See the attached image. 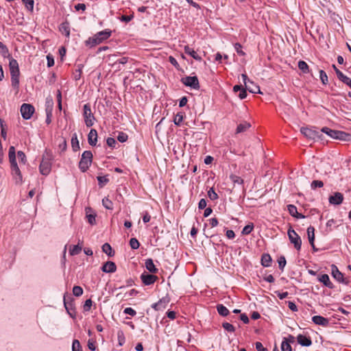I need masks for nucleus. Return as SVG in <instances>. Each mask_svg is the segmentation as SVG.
I'll return each mask as SVG.
<instances>
[{"label":"nucleus","instance_id":"nucleus-5","mask_svg":"<svg viewBox=\"0 0 351 351\" xmlns=\"http://www.w3.org/2000/svg\"><path fill=\"white\" fill-rule=\"evenodd\" d=\"M243 81L245 84L244 89L243 88V99L246 97V90H248L252 93H262L261 92L260 88L258 85H256L254 82L250 81L249 79H247V76L243 74Z\"/></svg>","mask_w":351,"mask_h":351},{"label":"nucleus","instance_id":"nucleus-27","mask_svg":"<svg viewBox=\"0 0 351 351\" xmlns=\"http://www.w3.org/2000/svg\"><path fill=\"white\" fill-rule=\"evenodd\" d=\"M8 156H9V160H10V164L16 163V152H15L14 147L11 146L9 148Z\"/></svg>","mask_w":351,"mask_h":351},{"label":"nucleus","instance_id":"nucleus-38","mask_svg":"<svg viewBox=\"0 0 351 351\" xmlns=\"http://www.w3.org/2000/svg\"><path fill=\"white\" fill-rule=\"evenodd\" d=\"M130 245L132 249L136 250L139 247L140 243L136 238H132L130 241Z\"/></svg>","mask_w":351,"mask_h":351},{"label":"nucleus","instance_id":"nucleus-56","mask_svg":"<svg viewBox=\"0 0 351 351\" xmlns=\"http://www.w3.org/2000/svg\"><path fill=\"white\" fill-rule=\"evenodd\" d=\"M256 349L257 351H268V350L263 347V344L261 342L256 343Z\"/></svg>","mask_w":351,"mask_h":351},{"label":"nucleus","instance_id":"nucleus-19","mask_svg":"<svg viewBox=\"0 0 351 351\" xmlns=\"http://www.w3.org/2000/svg\"><path fill=\"white\" fill-rule=\"evenodd\" d=\"M88 143L92 145L95 146L97 144V132L96 130L91 129L88 135Z\"/></svg>","mask_w":351,"mask_h":351},{"label":"nucleus","instance_id":"nucleus-35","mask_svg":"<svg viewBox=\"0 0 351 351\" xmlns=\"http://www.w3.org/2000/svg\"><path fill=\"white\" fill-rule=\"evenodd\" d=\"M23 3L25 4L26 8L32 12L34 9V0H22Z\"/></svg>","mask_w":351,"mask_h":351},{"label":"nucleus","instance_id":"nucleus-22","mask_svg":"<svg viewBox=\"0 0 351 351\" xmlns=\"http://www.w3.org/2000/svg\"><path fill=\"white\" fill-rule=\"evenodd\" d=\"M145 265L146 269L151 273H156L158 271V269L156 267L153 260L151 258H148L145 261Z\"/></svg>","mask_w":351,"mask_h":351},{"label":"nucleus","instance_id":"nucleus-63","mask_svg":"<svg viewBox=\"0 0 351 351\" xmlns=\"http://www.w3.org/2000/svg\"><path fill=\"white\" fill-rule=\"evenodd\" d=\"M276 293L277 294L278 297L280 299V300H282L285 298L287 297L288 295V293L287 292H279V291H276Z\"/></svg>","mask_w":351,"mask_h":351},{"label":"nucleus","instance_id":"nucleus-40","mask_svg":"<svg viewBox=\"0 0 351 351\" xmlns=\"http://www.w3.org/2000/svg\"><path fill=\"white\" fill-rule=\"evenodd\" d=\"M324 186V182L321 180H313L311 182V187L315 190L316 188H322Z\"/></svg>","mask_w":351,"mask_h":351},{"label":"nucleus","instance_id":"nucleus-15","mask_svg":"<svg viewBox=\"0 0 351 351\" xmlns=\"http://www.w3.org/2000/svg\"><path fill=\"white\" fill-rule=\"evenodd\" d=\"M169 302L167 298H162L158 302L152 305V307L156 311H162L165 309Z\"/></svg>","mask_w":351,"mask_h":351},{"label":"nucleus","instance_id":"nucleus-61","mask_svg":"<svg viewBox=\"0 0 351 351\" xmlns=\"http://www.w3.org/2000/svg\"><path fill=\"white\" fill-rule=\"evenodd\" d=\"M75 8L76 10H82L84 11L86 10V5L84 3H78L75 5Z\"/></svg>","mask_w":351,"mask_h":351},{"label":"nucleus","instance_id":"nucleus-25","mask_svg":"<svg viewBox=\"0 0 351 351\" xmlns=\"http://www.w3.org/2000/svg\"><path fill=\"white\" fill-rule=\"evenodd\" d=\"M319 280L322 282L326 287L328 288H332L333 285L330 282L328 275L327 274H322L319 276Z\"/></svg>","mask_w":351,"mask_h":351},{"label":"nucleus","instance_id":"nucleus-55","mask_svg":"<svg viewBox=\"0 0 351 351\" xmlns=\"http://www.w3.org/2000/svg\"><path fill=\"white\" fill-rule=\"evenodd\" d=\"M97 180L99 184H106L109 180L106 176H99L97 177Z\"/></svg>","mask_w":351,"mask_h":351},{"label":"nucleus","instance_id":"nucleus-31","mask_svg":"<svg viewBox=\"0 0 351 351\" xmlns=\"http://www.w3.org/2000/svg\"><path fill=\"white\" fill-rule=\"evenodd\" d=\"M217 309L219 314L222 316H226L229 313L228 309L226 306H224L223 304H218L217 306Z\"/></svg>","mask_w":351,"mask_h":351},{"label":"nucleus","instance_id":"nucleus-60","mask_svg":"<svg viewBox=\"0 0 351 351\" xmlns=\"http://www.w3.org/2000/svg\"><path fill=\"white\" fill-rule=\"evenodd\" d=\"M206 206V201L204 199H201L198 204V208L199 209H204Z\"/></svg>","mask_w":351,"mask_h":351},{"label":"nucleus","instance_id":"nucleus-13","mask_svg":"<svg viewBox=\"0 0 351 351\" xmlns=\"http://www.w3.org/2000/svg\"><path fill=\"white\" fill-rule=\"evenodd\" d=\"M301 133L307 138L315 139L319 137L318 132L309 128H302L300 129Z\"/></svg>","mask_w":351,"mask_h":351},{"label":"nucleus","instance_id":"nucleus-39","mask_svg":"<svg viewBox=\"0 0 351 351\" xmlns=\"http://www.w3.org/2000/svg\"><path fill=\"white\" fill-rule=\"evenodd\" d=\"M73 293L77 297L81 296L83 294V289L80 286H74L73 288Z\"/></svg>","mask_w":351,"mask_h":351},{"label":"nucleus","instance_id":"nucleus-3","mask_svg":"<svg viewBox=\"0 0 351 351\" xmlns=\"http://www.w3.org/2000/svg\"><path fill=\"white\" fill-rule=\"evenodd\" d=\"M9 68L11 76L12 86L14 88L18 89L19 86L20 76V71L18 62L15 59L11 58L9 62Z\"/></svg>","mask_w":351,"mask_h":351},{"label":"nucleus","instance_id":"nucleus-62","mask_svg":"<svg viewBox=\"0 0 351 351\" xmlns=\"http://www.w3.org/2000/svg\"><path fill=\"white\" fill-rule=\"evenodd\" d=\"M226 237L230 239H234V237H235V234L233 230H228L226 231Z\"/></svg>","mask_w":351,"mask_h":351},{"label":"nucleus","instance_id":"nucleus-14","mask_svg":"<svg viewBox=\"0 0 351 351\" xmlns=\"http://www.w3.org/2000/svg\"><path fill=\"white\" fill-rule=\"evenodd\" d=\"M141 278L142 282L146 285H150L154 284L156 280L158 279V277L156 276H154L153 274H148L143 273L141 276Z\"/></svg>","mask_w":351,"mask_h":351},{"label":"nucleus","instance_id":"nucleus-32","mask_svg":"<svg viewBox=\"0 0 351 351\" xmlns=\"http://www.w3.org/2000/svg\"><path fill=\"white\" fill-rule=\"evenodd\" d=\"M298 68L304 73H308V66L306 62L303 60H300L298 62Z\"/></svg>","mask_w":351,"mask_h":351},{"label":"nucleus","instance_id":"nucleus-43","mask_svg":"<svg viewBox=\"0 0 351 351\" xmlns=\"http://www.w3.org/2000/svg\"><path fill=\"white\" fill-rule=\"evenodd\" d=\"M208 196L211 200H215L218 198L217 194L213 188H210L208 191Z\"/></svg>","mask_w":351,"mask_h":351},{"label":"nucleus","instance_id":"nucleus-46","mask_svg":"<svg viewBox=\"0 0 351 351\" xmlns=\"http://www.w3.org/2000/svg\"><path fill=\"white\" fill-rule=\"evenodd\" d=\"M0 53L3 56H5L8 53L7 47L1 42H0Z\"/></svg>","mask_w":351,"mask_h":351},{"label":"nucleus","instance_id":"nucleus-12","mask_svg":"<svg viewBox=\"0 0 351 351\" xmlns=\"http://www.w3.org/2000/svg\"><path fill=\"white\" fill-rule=\"evenodd\" d=\"M343 195L341 193L335 192L329 197L328 202L332 205L338 206L343 202Z\"/></svg>","mask_w":351,"mask_h":351},{"label":"nucleus","instance_id":"nucleus-64","mask_svg":"<svg viewBox=\"0 0 351 351\" xmlns=\"http://www.w3.org/2000/svg\"><path fill=\"white\" fill-rule=\"evenodd\" d=\"M209 223L212 228L215 227L218 224V221L216 218H211L209 219Z\"/></svg>","mask_w":351,"mask_h":351},{"label":"nucleus","instance_id":"nucleus-17","mask_svg":"<svg viewBox=\"0 0 351 351\" xmlns=\"http://www.w3.org/2000/svg\"><path fill=\"white\" fill-rule=\"evenodd\" d=\"M294 337L291 335L289 336V339L285 338L281 343L282 351H292L291 342H293Z\"/></svg>","mask_w":351,"mask_h":351},{"label":"nucleus","instance_id":"nucleus-24","mask_svg":"<svg viewBox=\"0 0 351 351\" xmlns=\"http://www.w3.org/2000/svg\"><path fill=\"white\" fill-rule=\"evenodd\" d=\"M332 275L334 277V278H335L339 282L343 281V274L341 272H340L339 271L338 268L335 265H332Z\"/></svg>","mask_w":351,"mask_h":351},{"label":"nucleus","instance_id":"nucleus-18","mask_svg":"<svg viewBox=\"0 0 351 351\" xmlns=\"http://www.w3.org/2000/svg\"><path fill=\"white\" fill-rule=\"evenodd\" d=\"M297 341L299 344L302 346H310L312 344V341L309 337L303 335H299L297 337Z\"/></svg>","mask_w":351,"mask_h":351},{"label":"nucleus","instance_id":"nucleus-29","mask_svg":"<svg viewBox=\"0 0 351 351\" xmlns=\"http://www.w3.org/2000/svg\"><path fill=\"white\" fill-rule=\"evenodd\" d=\"M81 251H82V247L80 246L79 245L70 246L69 254L71 256L77 255V254H80Z\"/></svg>","mask_w":351,"mask_h":351},{"label":"nucleus","instance_id":"nucleus-54","mask_svg":"<svg viewBox=\"0 0 351 351\" xmlns=\"http://www.w3.org/2000/svg\"><path fill=\"white\" fill-rule=\"evenodd\" d=\"M116 143L117 142H116L115 139L113 138H111V137L108 138L106 140L107 145L111 147H114Z\"/></svg>","mask_w":351,"mask_h":351},{"label":"nucleus","instance_id":"nucleus-30","mask_svg":"<svg viewBox=\"0 0 351 351\" xmlns=\"http://www.w3.org/2000/svg\"><path fill=\"white\" fill-rule=\"evenodd\" d=\"M60 30L62 34H64L66 37L70 35V29L67 23H62L60 27Z\"/></svg>","mask_w":351,"mask_h":351},{"label":"nucleus","instance_id":"nucleus-41","mask_svg":"<svg viewBox=\"0 0 351 351\" xmlns=\"http://www.w3.org/2000/svg\"><path fill=\"white\" fill-rule=\"evenodd\" d=\"M287 208H288L289 214L291 216L294 217V216H296V215H298L297 208L294 205L289 204L287 206Z\"/></svg>","mask_w":351,"mask_h":351},{"label":"nucleus","instance_id":"nucleus-51","mask_svg":"<svg viewBox=\"0 0 351 351\" xmlns=\"http://www.w3.org/2000/svg\"><path fill=\"white\" fill-rule=\"evenodd\" d=\"M223 327L228 332H232L234 329V326L231 324L227 322L223 324Z\"/></svg>","mask_w":351,"mask_h":351},{"label":"nucleus","instance_id":"nucleus-7","mask_svg":"<svg viewBox=\"0 0 351 351\" xmlns=\"http://www.w3.org/2000/svg\"><path fill=\"white\" fill-rule=\"evenodd\" d=\"M83 110L85 124L87 127H91L94 124L95 117L92 113L90 105L88 104L84 105Z\"/></svg>","mask_w":351,"mask_h":351},{"label":"nucleus","instance_id":"nucleus-10","mask_svg":"<svg viewBox=\"0 0 351 351\" xmlns=\"http://www.w3.org/2000/svg\"><path fill=\"white\" fill-rule=\"evenodd\" d=\"M34 112V108L29 104H23L21 106V113L24 119H29Z\"/></svg>","mask_w":351,"mask_h":351},{"label":"nucleus","instance_id":"nucleus-26","mask_svg":"<svg viewBox=\"0 0 351 351\" xmlns=\"http://www.w3.org/2000/svg\"><path fill=\"white\" fill-rule=\"evenodd\" d=\"M271 263V258L269 254H264L261 257V264L264 267H269Z\"/></svg>","mask_w":351,"mask_h":351},{"label":"nucleus","instance_id":"nucleus-8","mask_svg":"<svg viewBox=\"0 0 351 351\" xmlns=\"http://www.w3.org/2000/svg\"><path fill=\"white\" fill-rule=\"evenodd\" d=\"M288 237L291 243L294 245V247L299 250L301 248L302 241L299 235L295 232L294 230L290 228L288 230Z\"/></svg>","mask_w":351,"mask_h":351},{"label":"nucleus","instance_id":"nucleus-33","mask_svg":"<svg viewBox=\"0 0 351 351\" xmlns=\"http://www.w3.org/2000/svg\"><path fill=\"white\" fill-rule=\"evenodd\" d=\"M103 206L108 210L112 209V202L107 197H105L102 199Z\"/></svg>","mask_w":351,"mask_h":351},{"label":"nucleus","instance_id":"nucleus-34","mask_svg":"<svg viewBox=\"0 0 351 351\" xmlns=\"http://www.w3.org/2000/svg\"><path fill=\"white\" fill-rule=\"evenodd\" d=\"M254 229L253 223H249L245 227L243 228V234H250Z\"/></svg>","mask_w":351,"mask_h":351},{"label":"nucleus","instance_id":"nucleus-44","mask_svg":"<svg viewBox=\"0 0 351 351\" xmlns=\"http://www.w3.org/2000/svg\"><path fill=\"white\" fill-rule=\"evenodd\" d=\"M128 134L124 132H119L117 136V139L121 143H124L128 140Z\"/></svg>","mask_w":351,"mask_h":351},{"label":"nucleus","instance_id":"nucleus-45","mask_svg":"<svg viewBox=\"0 0 351 351\" xmlns=\"http://www.w3.org/2000/svg\"><path fill=\"white\" fill-rule=\"evenodd\" d=\"M17 156H18V158L20 160V161L22 163L25 164V162L27 161V158H26V156H25V153L22 151H19L17 152Z\"/></svg>","mask_w":351,"mask_h":351},{"label":"nucleus","instance_id":"nucleus-57","mask_svg":"<svg viewBox=\"0 0 351 351\" xmlns=\"http://www.w3.org/2000/svg\"><path fill=\"white\" fill-rule=\"evenodd\" d=\"M336 74L337 75V77L341 80L343 81V80L346 77V75H345L341 71H340L339 69H337Z\"/></svg>","mask_w":351,"mask_h":351},{"label":"nucleus","instance_id":"nucleus-21","mask_svg":"<svg viewBox=\"0 0 351 351\" xmlns=\"http://www.w3.org/2000/svg\"><path fill=\"white\" fill-rule=\"evenodd\" d=\"M307 235L310 244L315 249L314 240H315V228L313 226H309L307 228Z\"/></svg>","mask_w":351,"mask_h":351},{"label":"nucleus","instance_id":"nucleus-50","mask_svg":"<svg viewBox=\"0 0 351 351\" xmlns=\"http://www.w3.org/2000/svg\"><path fill=\"white\" fill-rule=\"evenodd\" d=\"M278 263L279 267L281 269H283V268L285 267V266L286 265L285 258L284 256L280 257L279 259L278 260Z\"/></svg>","mask_w":351,"mask_h":351},{"label":"nucleus","instance_id":"nucleus-28","mask_svg":"<svg viewBox=\"0 0 351 351\" xmlns=\"http://www.w3.org/2000/svg\"><path fill=\"white\" fill-rule=\"evenodd\" d=\"M102 251L109 256H114V252L110 245L108 243H106L102 245Z\"/></svg>","mask_w":351,"mask_h":351},{"label":"nucleus","instance_id":"nucleus-52","mask_svg":"<svg viewBox=\"0 0 351 351\" xmlns=\"http://www.w3.org/2000/svg\"><path fill=\"white\" fill-rule=\"evenodd\" d=\"M92 300L90 299H88L85 301L84 305V311H89L90 309V307L92 306Z\"/></svg>","mask_w":351,"mask_h":351},{"label":"nucleus","instance_id":"nucleus-53","mask_svg":"<svg viewBox=\"0 0 351 351\" xmlns=\"http://www.w3.org/2000/svg\"><path fill=\"white\" fill-rule=\"evenodd\" d=\"M86 217L89 223L91 225L95 223V215L89 214L86 215Z\"/></svg>","mask_w":351,"mask_h":351},{"label":"nucleus","instance_id":"nucleus-20","mask_svg":"<svg viewBox=\"0 0 351 351\" xmlns=\"http://www.w3.org/2000/svg\"><path fill=\"white\" fill-rule=\"evenodd\" d=\"M312 321L315 324H317V325H320V326H326L329 322L328 320V319L322 317V316H320V315H315V316H313L312 317Z\"/></svg>","mask_w":351,"mask_h":351},{"label":"nucleus","instance_id":"nucleus-16","mask_svg":"<svg viewBox=\"0 0 351 351\" xmlns=\"http://www.w3.org/2000/svg\"><path fill=\"white\" fill-rule=\"evenodd\" d=\"M102 271L105 273H113L117 270V266L112 261H107L101 267Z\"/></svg>","mask_w":351,"mask_h":351},{"label":"nucleus","instance_id":"nucleus-36","mask_svg":"<svg viewBox=\"0 0 351 351\" xmlns=\"http://www.w3.org/2000/svg\"><path fill=\"white\" fill-rule=\"evenodd\" d=\"M72 351H82L80 341L77 339L73 340L72 344Z\"/></svg>","mask_w":351,"mask_h":351},{"label":"nucleus","instance_id":"nucleus-49","mask_svg":"<svg viewBox=\"0 0 351 351\" xmlns=\"http://www.w3.org/2000/svg\"><path fill=\"white\" fill-rule=\"evenodd\" d=\"M123 313L127 315H130L131 316H134L136 314V312L135 310H134L131 307H127L124 309Z\"/></svg>","mask_w":351,"mask_h":351},{"label":"nucleus","instance_id":"nucleus-58","mask_svg":"<svg viewBox=\"0 0 351 351\" xmlns=\"http://www.w3.org/2000/svg\"><path fill=\"white\" fill-rule=\"evenodd\" d=\"M288 306L292 311H297L298 308L295 304L293 302L289 301L288 302Z\"/></svg>","mask_w":351,"mask_h":351},{"label":"nucleus","instance_id":"nucleus-9","mask_svg":"<svg viewBox=\"0 0 351 351\" xmlns=\"http://www.w3.org/2000/svg\"><path fill=\"white\" fill-rule=\"evenodd\" d=\"M11 173L16 184L23 183V176L17 163L10 164Z\"/></svg>","mask_w":351,"mask_h":351},{"label":"nucleus","instance_id":"nucleus-2","mask_svg":"<svg viewBox=\"0 0 351 351\" xmlns=\"http://www.w3.org/2000/svg\"><path fill=\"white\" fill-rule=\"evenodd\" d=\"M53 159V156L52 152L49 150H45L39 166V171L42 175L47 176L51 172Z\"/></svg>","mask_w":351,"mask_h":351},{"label":"nucleus","instance_id":"nucleus-11","mask_svg":"<svg viewBox=\"0 0 351 351\" xmlns=\"http://www.w3.org/2000/svg\"><path fill=\"white\" fill-rule=\"evenodd\" d=\"M182 82L186 86L194 89L199 88V81L196 76H187L182 79Z\"/></svg>","mask_w":351,"mask_h":351},{"label":"nucleus","instance_id":"nucleus-1","mask_svg":"<svg viewBox=\"0 0 351 351\" xmlns=\"http://www.w3.org/2000/svg\"><path fill=\"white\" fill-rule=\"evenodd\" d=\"M112 32L110 29H105L95 34L93 37L86 40V46L93 47L107 40L111 36Z\"/></svg>","mask_w":351,"mask_h":351},{"label":"nucleus","instance_id":"nucleus-4","mask_svg":"<svg viewBox=\"0 0 351 351\" xmlns=\"http://www.w3.org/2000/svg\"><path fill=\"white\" fill-rule=\"evenodd\" d=\"M321 131L334 139L351 141V134L339 130H333L327 127L322 128Z\"/></svg>","mask_w":351,"mask_h":351},{"label":"nucleus","instance_id":"nucleus-59","mask_svg":"<svg viewBox=\"0 0 351 351\" xmlns=\"http://www.w3.org/2000/svg\"><path fill=\"white\" fill-rule=\"evenodd\" d=\"M133 19V16L132 15H123L121 18V20L122 21H124L125 23H128L129 21H130L132 19Z\"/></svg>","mask_w":351,"mask_h":351},{"label":"nucleus","instance_id":"nucleus-37","mask_svg":"<svg viewBox=\"0 0 351 351\" xmlns=\"http://www.w3.org/2000/svg\"><path fill=\"white\" fill-rule=\"evenodd\" d=\"M183 121V114L182 113H177L173 119V122L176 125H180Z\"/></svg>","mask_w":351,"mask_h":351},{"label":"nucleus","instance_id":"nucleus-23","mask_svg":"<svg viewBox=\"0 0 351 351\" xmlns=\"http://www.w3.org/2000/svg\"><path fill=\"white\" fill-rule=\"evenodd\" d=\"M184 52L193 57L196 60H201L202 58L197 53V52L193 49L192 48L189 47V46H185L184 47Z\"/></svg>","mask_w":351,"mask_h":351},{"label":"nucleus","instance_id":"nucleus-48","mask_svg":"<svg viewBox=\"0 0 351 351\" xmlns=\"http://www.w3.org/2000/svg\"><path fill=\"white\" fill-rule=\"evenodd\" d=\"M53 104V103L52 99L47 98V101H46V105H47L46 111L47 112H51Z\"/></svg>","mask_w":351,"mask_h":351},{"label":"nucleus","instance_id":"nucleus-42","mask_svg":"<svg viewBox=\"0 0 351 351\" xmlns=\"http://www.w3.org/2000/svg\"><path fill=\"white\" fill-rule=\"evenodd\" d=\"M319 77L324 84L328 83V76L323 70L319 71Z\"/></svg>","mask_w":351,"mask_h":351},{"label":"nucleus","instance_id":"nucleus-47","mask_svg":"<svg viewBox=\"0 0 351 351\" xmlns=\"http://www.w3.org/2000/svg\"><path fill=\"white\" fill-rule=\"evenodd\" d=\"M71 144L74 151H77L80 148L79 142L76 136L75 138H72Z\"/></svg>","mask_w":351,"mask_h":351},{"label":"nucleus","instance_id":"nucleus-6","mask_svg":"<svg viewBox=\"0 0 351 351\" xmlns=\"http://www.w3.org/2000/svg\"><path fill=\"white\" fill-rule=\"evenodd\" d=\"M93 154L90 151H84L82 153V158L79 162V168L82 171L85 172L92 162Z\"/></svg>","mask_w":351,"mask_h":351}]
</instances>
